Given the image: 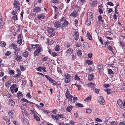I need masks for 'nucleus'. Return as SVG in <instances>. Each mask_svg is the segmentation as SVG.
I'll use <instances>...</instances> for the list:
<instances>
[{"label": "nucleus", "mask_w": 125, "mask_h": 125, "mask_svg": "<svg viewBox=\"0 0 125 125\" xmlns=\"http://www.w3.org/2000/svg\"><path fill=\"white\" fill-rule=\"evenodd\" d=\"M21 35V34H20L18 35V40L17 41V43L20 45L22 43Z\"/></svg>", "instance_id": "f8f14e48"}, {"label": "nucleus", "mask_w": 125, "mask_h": 125, "mask_svg": "<svg viewBox=\"0 0 125 125\" xmlns=\"http://www.w3.org/2000/svg\"><path fill=\"white\" fill-rule=\"evenodd\" d=\"M13 5L14 7L17 10H20V6L19 2L17 0H15L14 1Z\"/></svg>", "instance_id": "39448f33"}, {"label": "nucleus", "mask_w": 125, "mask_h": 125, "mask_svg": "<svg viewBox=\"0 0 125 125\" xmlns=\"http://www.w3.org/2000/svg\"><path fill=\"white\" fill-rule=\"evenodd\" d=\"M15 50L14 53L15 55H17L18 54V53L20 51V49L19 48H17Z\"/></svg>", "instance_id": "473e14b6"}, {"label": "nucleus", "mask_w": 125, "mask_h": 125, "mask_svg": "<svg viewBox=\"0 0 125 125\" xmlns=\"http://www.w3.org/2000/svg\"><path fill=\"white\" fill-rule=\"evenodd\" d=\"M91 21L90 20H88L86 21V24L87 25H90L91 24Z\"/></svg>", "instance_id": "c03bdc74"}, {"label": "nucleus", "mask_w": 125, "mask_h": 125, "mask_svg": "<svg viewBox=\"0 0 125 125\" xmlns=\"http://www.w3.org/2000/svg\"><path fill=\"white\" fill-rule=\"evenodd\" d=\"M117 103L121 108L123 109V106L122 105L123 102L121 100L119 99L117 101Z\"/></svg>", "instance_id": "4468645a"}, {"label": "nucleus", "mask_w": 125, "mask_h": 125, "mask_svg": "<svg viewBox=\"0 0 125 125\" xmlns=\"http://www.w3.org/2000/svg\"><path fill=\"white\" fill-rule=\"evenodd\" d=\"M103 70H104V69H103V67L102 68H101L100 70H99L100 74L102 75H103Z\"/></svg>", "instance_id": "37998d69"}, {"label": "nucleus", "mask_w": 125, "mask_h": 125, "mask_svg": "<svg viewBox=\"0 0 125 125\" xmlns=\"http://www.w3.org/2000/svg\"><path fill=\"white\" fill-rule=\"evenodd\" d=\"M91 99V97L89 96L86 99H85L84 100L86 101H88L89 100H90Z\"/></svg>", "instance_id": "bf43d9fd"}, {"label": "nucleus", "mask_w": 125, "mask_h": 125, "mask_svg": "<svg viewBox=\"0 0 125 125\" xmlns=\"http://www.w3.org/2000/svg\"><path fill=\"white\" fill-rule=\"evenodd\" d=\"M86 62L87 64L89 65L92 64L93 62L90 60H86Z\"/></svg>", "instance_id": "c9c22d12"}, {"label": "nucleus", "mask_w": 125, "mask_h": 125, "mask_svg": "<svg viewBox=\"0 0 125 125\" xmlns=\"http://www.w3.org/2000/svg\"><path fill=\"white\" fill-rule=\"evenodd\" d=\"M19 118L22 122L23 124L25 125H28L29 124V121L26 118L23 117V116H19Z\"/></svg>", "instance_id": "f03ea898"}, {"label": "nucleus", "mask_w": 125, "mask_h": 125, "mask_svg": "<svg viewBox=\"0 0 125 125\" xmlns=\"http://www.w3.org/2000/svg\"><path fill=\"white\" fill-rule=\"evenodd\" d=\"M99 103L102 105H104L105 104V101L102 97L100 96L98 98V100Z\"/></svg>", "instance_id": "0eeeda50"}, {"label": "nucleus", "mask_w": 125, "mask_h": 125, "mask_svg": "<svg viewBox=\"0 0 125 125\" xmlns=\"http://www.w3.org/2000/svg\"><path fill=\"white\" fill-rule=\"evenodd\" d=\"M73 38L75 40H77L79 38L78 33L76 31L73 33Z\"/></svg>", "instance_id": "6e6552de"}, {"label": "nucleus", "mask_w": 125, "mask_h": 125, "mask_svg": "<svg viewBox=\"0 0 125 125\" xmlns=\"http://www.w3.org/2000/svg\"><path fill=\"white\" fill-rule=\"evenodd\" d=\"M17 10H13L12 12V14L13 15H18V12H17Z\"/></svg>", "instance_id": "bb28decb"}, {"label": "nucleus", "mask_w": 125, "mask_h": 125, "mask_svg": "<svg viewBox=\"0 0 125 125\" xmlns=\"http://www.w3.org/2000/svg\"><path fill=\"white\" fill-rule=\"evenodd\" d=\"M17 84H14L11 86L10 88V92L12 93H13L14 91L15 93L17 92L18 90Z\"/></svg>", "instance_id": "f257e3e1"}, {"label": "nucleus", "mask_w": 125, "mask_h": 125, "mask_svg": "<svg viewBox=\"0 0 125 125\" xmlns=\"http://www.w3.org/2000/svg\"><path fill=\"white\" fill-rule=\"evenodd\" d=\"M77 15V12L75 11H73L70 14L71 16H72L73 17H76Z\"/></svg>", "instance_id": "412c9836"}, {"label": "nucleus", "mask_w": 125, "mask_h": 125, "mask_svg": "<svg viewBox=\"0 0 125 125\" xmlns=\"http://www.w3.org/2000/svg\"><path fill=\"white\" fill-rule=\"evenodd\" d=\"M12 19L14 20V21H16L17 20V15H13L12 17Z\"/></svg>", "instance_id": "ea45409f"}, {"label": "nucleus", "mask_w": 125, "mask_h": 125, "mask_svg": "<svg viewBox=\"0 0 125 125\" xmlns=\"http://www.w3.org/2000/svg\"><path fill=\"white\" fill-rule=\"evenodd\" d=\"M60 49V47L59 45H57L55 46V50L56 51H59Z\"/></svg>", "instance_id": "f704fd0d"}, {"label": "nucleus", "mask_w": 125, "mask_h": 125, "mask_svg": "<svg viewBox=\"0 0 125 125\" xmlns=\"http://www.w3.org/2000/svg\"><path fill=\"white\" fill-rule=\"evenodd\" d=\"M97 4V1L96 0H93L92 1V3H90V5L92 7H94L96 6Z\"/></svg>", "instance_id": "2eb2a0df"}, {"label": "nucleus", "mask_w": 125, "mask_h": 125, "mask_svg": "<svg viewBox=\"0 0 125 125\" xmlns=\"http://www.w3.org/2000/svg\"><path fill=\"white\" fill-rule=\"evenodd\" d=\"M76 105L77 107H83V105L82 104L80 103L76 104Z\"/></svg>", "instance_id": "49530a36"}, {"label": "nucleus", "mask_w": 125, "mask_h": 125, "mask_svg": "<svg viewBox=\"0 0 125 125\" xmlns=\"http://www.w3.org/2000/svg\"><path fill=\"white\" fill-rule=\"evenodd\" d=\"M64 77L65 78V82L66 83H68L70 81L71 77L68 73H66L64 75Z\"/></svg>", "instance_id": "423d86ee"}, {"label": "nucleus", "mask_w": 125, "mask_h": 125, "mask_svg": "<svg viewBox=\"0 0 125 125\" xmlns=\"http://www.w3.org/2000/svg\"><path fill=\"white\" fill-rule=\"evenodd\" d=\"M84 45L83 46V47L86 48H89V44L87 42H84Z\"/></svg>", "instance_id": "a19ab883"}, {"label": "nucleus", "mask_w": 125, "mask_h": 125, "mask_svg": "<svg viewBox=\"0 0 125 125\" xmlns=\"http://www.w3.org/2000/svg\"><path fill=\"white\" fill-rule=\"evenodd\" d=\"M120 43V45L123 48L124 47V44L123 42H119Z\"/></svg>", "instance_id": "338daca9"}, {"label": "nucleus", "mask_w": 125, "mask_h": 125, "mask_svg": "<svg viewBox=\"0 0 125 125\" xmlns=\"http://www.w3.org/2000/svg\"><path fill=\"white\" fill-rule=\"evenodd\" d=\"M47 31L48 32L49 34H51L53 32L54 30L53 28L50 27H49L48 28Z\"/></svg>", "instance_id": "6ab92c4d"}, {"label": "nucleus", "mask_w": 125, "mask_h": 125, "mask_svg": "<svg viewBox=\"0 0 125 125\" xmlns=\"http://www.w3.org/2000/svg\"><path fill=\"white\" fill-rule=\"evenodd\" d=\"M33 117L34 119L36 121H39L40 120L39 117L36 115H34Z\"/></svg>", "instance_id": "58836bf2"}, {"label": "nucleus", "mask_w": 125, "mask_h": 125, "mask_svg": "<svg viewBox=\"0 0 125 125\" xmlns=\"http://www.w3.org/2000/svg\"><path fill=\"white\" fill-rule=\"evenodd\" d=\"M108 8H107L106 10L107 11V13L108 14L111 13L113 10L112 8H110L108 10Z\"/></svg>", "instance_id": "de8ad7c7"}, {"label": "nucleus", "mask_w": 125, "mask_h": 125, "mask_svg": "<svg viewBox=\"0 0 125 125\" xmlns=\"http://www.w3.org/2000/svg\"><path fill=\"white\" fill-rule=\"evenodd\" d=\"M3 23L2 21H0V28H2L3 27Z\"/></svg>", "instance_id": "0e129e2a"}, {"label": "nucleus", "mask_w": 125, "mask_h": 125, "mask_svg": "<svg viewBox=\"0 0 125 125\" xmlns=\"http://www.w3.org/2000/svg\"><path fill=\"white\" fill-rule=\"evenodd\" d=\"M104 91L107 92V94H110L111 93V90L110 89H107L104 90Z\"/></svg>", "instance_id": "cd10ccee"}, {"label": "nucleus", "mask_w": 125, "mask_h": 125, "mask_svg": "<svg viewBox=\"0 0 125 125\" xmlns=\"http://www.w3.org/2000/svg\"><path fill=\"white\" fill-rule=\"evenodd\" d=\"M29 55V52L28 51H26L23 53V56L24 57H27Z\"/></svg>", "instance_id": "c85d7f7f"}, {"label": "nucleus", "mask_w": 125, "mask_h": 125, "mask_svg": "<svg viewBox=\"0 0 125 125\" xmlns=\"http://www.w3.org/2000/svg\"><path fill=\"white\" fill-rule=\"evenodd\" d=\"M23 116V117H25V118H26L27 117H28L29 115L27 113H25L23 115H19V116Z\"/></svg>", "instance_id": "7c9ffc66"}, {"label": "nucleus", "mask_w": 125, "mask_h": 125, "mask_svg": "<svg viewBox=\"0 0 125 125\" xmlns=\"http://www.w3.org/2000/svg\"><path fill=\"white\" fill-rule=\"evenodd\" d=\"M98 19L99 22H103V21L102 20V18L101 15H99L98 16Z\"/></svg>", "instance_id": "c756f323"}, {"label": "nucleus", "mask_w": 125, "mask_h": 125, "mask_svg": "<svg viewBox=\"0 0 125 125\" xmlns=\"http://www.w3.org/2000/svg\"><path fill=\"white\" fill-rule=\"evenodd\" d=\"M73 108L71 105L68 106L67 107L66 110L68 112H70Z\"/></svg>", "instance_id": "4be33fe9"}, {"label": "nucleus", "mask_w": 125, "mask_h": 125, "mask_svg": "<svg viewBox=\"0 0 125 125\" xmlns=\"http://www.w3.org/2000/svg\"><path fill=\"white\" fill-rule=\"evenodd\" d=\"M41 10V8L38 7H35L33 11L34 12H35L36 13H38V12H40Z\"/></svg>", "instance_id": "ddd939ff"}, {"label": "nucleus", "mask_w": 125, "mask_h": 125, "mask_svg": "<svg viewBox=\"0 0 125 125\" xmlns=\"http://www.w3.org/2000/svg\"><path fill=\"white\" fill-rule=\"evenodd\" d=\"M14 111L13 110H10L8 113L9 116H11L12 118H13V116L14 114Z\"/></svg>", "instance_id": "a878e982"}, {"label": "nucleus", "mask_w": 125, "mask_h": 125, "mask_svg": "<svg viewBox=\"0 0 125 125\" xmlns=\"http://www.w3.org/2000/svg\"><path fill=\"white\" fill-rule=\"evenodd\" d=\"M87 16L88 18L90 19H92L93 17L92 13L91 12H89L87 13Z\"/></svg>", "instance_id": "b1692460"}, {"label": "nucleus", "mask_w": 125, "mask_h": 125, "mask_svg": "<svg viewBox=\"0 0 125 125\" xmlns=\"http://www.w3.org/2000/svg\"><path fill=\"white\" fill-rule=\"evenodd\" d=\"M91 111H92L89 108H88L86 109V112L87 113H91Z\"/></svg>", "instance_id": "680f3d73"}, {"label": "nucleus", "mask_w": 125, "mask_h": 125, "mask_svg": "<svg viewBox=\"0 0 125 125\" xmlns=\"http://www.w3.org/2000/svg\"><path fill=\"white\" fill-rule=\"evenodd\" d=\"M68 24V22L67 21H64L63 23L62 24V27H64L66 26Z\"/></svg>", "instance_id": "e433bc0d"}, {"label": "nucleus", "mask_w": 125, "mask_h": 125, "mask_svg": "<svg viewBox=\"0 0 125 125\" xmlns=\"http://www.w3.org/2000/svg\"><path fill=\"white\" fill-rule=\"evenodd\" d=\"M43 51L42 48V47H39L38 48L36 49L34 52V55L36 56L38 55L40 52Z\"/></svg>", "instance_id": "20e7f679"}, {"label": "nucleus", "mask_w": 125, "mask_h": 125, "mask_svg": "<svg viewBox=\"0 0 125 125\" xmlns=\"http://www.w3.org/2000/svg\"><path fill=\"white\" fill-rule=\"evenodd\" d=\"M65 94L66 96V98L67 99H68L70 101L72 102L73 97L72 95L70 94L68 89L67 90Z\"/></svg>", "instance_id": "7ed1b4c3"}, {"label": "nucleus", "mask_w": 125, "mask_h": 125, "mask_svg": "<svg viewBox=\"0 0 125 125\" xmlns=\"http://www.w3.org/2000/svg\"><path fill=\"white\" fill-rule=\"evenodd\" d=\"M26 96L27 98H31V95L29 93H27L26 95Z\"/></svg>", "instance_id": "e2e57ef3"}, {"label": "nucleus", "mask_w": 125, "mask_h": 125, "mask_svg": "<svg viewBox=\"0 0 125 125\" xmlns=\"http://www.w3.org/2000/svg\"><path fill=\"white\" fill-rule=\"evenodd\" d=\"M45 17V16L43 13H42L38 15L37 18L39 20L43 19Z\"/></svg>", "instance_id": "9d476101"}, {"label": "nucleus", "mask_w": 125, "mask_h": 125, "mask_svg": "<svg viewBox=\"0 0 125 125\" xmlns=\"http://www.w3.org/2000/svg\"><path fill=\"white\" fill-rule=\"evenodd\" d=\"M15 59L18 62H20L22 61V57L20 55H16L15 57Z\"/></svg>", "instance_id": "9b49d317"}, {"label": "nucleus", "mask_w": 125, "mask_h": 125, "mask_svg": "<svg viewBox=\"0 0 125 125\" xmlns=\"http://www.w3.org/2000/svg\"><path fill=\"white\" fill-rule=\"evenodd\" d=\"M61 23L59 21H56L54 23V27L57 28L60 27L61 26Z\"/></svg>", "instance_id": "1a4fd4ad"}, {"label": "nucleus", "mask_w": 125, "mask_h": 125, "mask_svg": "<svg viewBox=\"0 0 125 125\" xmlns=\"http://www.w3.org/2000/svg\"><path fill=\"white\" fill-rule=\"evenodd\" d=\"M98 11L100 14H102L103 13L102 9L100 8H99Z\"/></svg>", "instance_id": "69168bd1"}, {"label": "nucleus", "mask_w": 125, "mask_h": 125, "mask_svg": "<svg viewBox=\"0 0 125 125\" xmlns=\"http://www.w3.org/2000/svg\"><path fill=\"white\" fill-rule=\"evenodd\" d=\"M32 48L33 49H37L39 48V47H41L39 45V44H31Z\"/></svg>", "instance_id": "a211bd4d"}, {"label": "nucleus", "mask_w": 125, "mask_h": 125, "mask_svg": "<svg viewBox=\"0 0 125 125\" xmlns=\"http://www.w3.org/2000/svg\"><path fill=\"white\" fill-rule=\"evenodd\" d=\"M11 52L10 51H7V52L6 53L5 55L6 56H9Z\"/></svg>", "instance_id": "4d7b16f0"}, {"label": "nucleus", "mask_w": 125, "mask_h": 125, "mask_svg": "<svg viewBox=\"0 0 125 125\" xmlns=\"http://www.w3.org/2000/svg\"><path fill=\"white\" fill-rule=\"evenodd\" d=\"M11 85L10 81H7L5 84L6 86L8 87L10 86Z\"/></svg>", "instance_id": "2f4dec72"}, {"label": "nucleus", "mask_w": 125, "mask_h": 125, "mask_svg": "<svg viewBox=\"0 0 125 125\" xmlns=\"http://www.w3.org/2000/svg\"><path fill=\"white\" fill-rule=\"evenodd\" d=\"M93 74H90L88 75V79L89 81H91L93 79Z\"/></svg>", "instance_id": "393cba45"}, {"label": "nucleus", "mask_w": 125, "mask_h": 125, "mask_svg": "<svg viewBox=\"0 0 125 125\" xmlns=\"http://www.w3.org/2000/svg\"><path fill=\"white\" fill-rule=\"evenodd\" d=\"M17 96L18 98H20L22 97L23 94L20 91L17 94Z\"/></svg>", "instance_id": "5701e85b"}, {"label": "nucleus", "mask_w": 125, "mask_h": 125, "mask_svg": "<svg viewBox=\"0 0 125 125\" xmlns=\"http://www.w3.org/2000/svg\"><path fill=\"white\" fill-rule=\"evenodd\" d=\"M51 82L53 83V84L54 85L57 84V83L53 79H52V80Z\"/></svg>", "instance_id": "864d4df0"}, {"label": "nucleus", "mask_w": 125, "mask_h": 125, "mask_svg": "<svg viewBox=\"0 0 125 125\" xmlns=\"http://www.w3.org/2000/svg\"><path fill=\"white\" fill-rule=\"evenodd\" d=\"M77 52L76 53L78 56H80L82 55V53L81 51L78 49L77 50Z\"/></svg>", "instance_id": "4c0bfd02"}, {"label": "nucleus", "mask_w": 125, "mask_h": 125, "mask_svg": "<svg viewBox=\"0 0 125 125\" xmlns=\"http://www.w3.org/2000/svg\"><path fill=\"white\" fill-rule=\"evenodd\" d=\"M98 39H99V41L101 43V44L102 45L103 44V40H102V37H98Z\"/></svg>", "instance_id": "6e6d98bb"}, {"label": "nucleus", "mask_w": 125, "mask_h": 125, "mask_svg": "<svg viewBox=\"0 0 125 125\" xmlns=\"http://www.w3.org/2000/svg\"><path fill=\"white\" fill-rule=\"evenodd\" d=\"M45 76L47 79L49 80L51 82V81L52 80V78H50L48 75H45Z\"/></svg>", "instance_id": "79ce46f5"}, {"label": "nucleus", "mask_w": 125, "mask_h": 125, "mask_svg": "<svg viewBox=\"0 0 125 125\" xmlns=\"http://www.w3.org/2000/svg\"><path fill=\"white\" fill-rule=\"evenodd\" d=\"M73 50L72 49L70 48L68 49L66 51V52L67 55H71L73 52Z\"/></svg>", "instance_id": "f3484780"}, {"label": "nucleus", "mask_w": 125, "mask_h": 125, "mask_svg": "<svg viewBox=\"0 0 125 125\" xmlns=\"http://www.w3.org/2000/svg\"><path fill=\"white\" fill-rule=\"evenodd\" d=\"M42 67L41 66H40L38 68H37L36 69L37 71L41 72L42 70Z\"/></svg>", "instance_id": "09e8293b"}, {"label": "nucleus", "mask_w": 125, "mask_h": 125, "mask_svg": "<svg viewBox=\"0 0 125 125\" xmlns=\"http://www.w3.org/2000/svg\"><path fill=\"white\" fill-rule=\"evenodd\" d=\"M107 4L108 5H110L111 6H113L114 5L113 3L111 1L108 2L107 3Z\"/></svg>", "instance_id": "3c124183"}, {"label": "nucleus", "mask_w": 125, "mask_h": 125, "mask_svg": "<svg viewBox=\"0 0 125 125\" xmlns=\"http://www.w3.org/2000/svg\"><path fill=\"white\" fill-rule=\"evenodd\" d=\"M52 56L53 57H55L57 55V54L54 52H52L51 54Z\"/></svg>", "instance_id": "603ef678"}, {"label": "nucleus", "mask_w": 125, "mask_h": 125, "mask_svg": "<svg viewBox=\"0 0 125 125\" xmlns=\"http://www.w3.org/2000/svg\"><path fill=\"white\" fill-rule=\"evenodd\" d=\"M21 101L23 102H25L26 103H29V101L26 99L24 98H22L21 99Z\"/></svg>", "instance_id": "052dcab7"}, {"label": "nucleus", "mask_w": 125, "mask_h": 125, "mask_svg": "<svg viewBox=\"0 0 125 125\" xmlns=\"http://www.w3.org/2000/svg\"><path fill=\"white\" fill-rule=\"evenodd\" d=\"M9 104L10 106L14 105L15 104V102L11 99H9Z\"/></svg>", "instance_id": "aec40b11"}, {"label": "nucleus", "mask_w": 125, "mask_h": 125, "mask_svg": "<svg viewBox=\"0 0 125 125\" xmlns=\"http://www.w3.org/2000/svg\"><path fill=\"white\" fill-rule=\"evenodd\" d=\"M108 73L110 74H113L114 73L113 72L111 69H108Z\"/></svg>", "instance_id": "a18cd8bd"}, {"label": "nucleus", "mask_w": 125, "mask_h": 125, "mask_svg": "<svg viewBox=\"0 0 125 125\" xmlns=\"http://www.w3.org/2000/svg\"><path fill=\"white\" fill-rule=\"evenodd\" d=\"M108 49L109 50H110L112 52H113V49L112 47V46H108Z\"/></svg>", "instance_id": "774afa93"}, {"label": "nucleus", "mask_w": 125, "mask_h": 125, "mask_svg": "<svg viewBox=\"0 0 125 125\" xmlns=\"http://www.w3.org/2000/svg\"><path fill=\"white\" fill-rule=\"evenodd\" d=\"M58 117L59 118V119H60V118H64V115H63L60 114V115L57 114Z\"/></svg>", "instance_id": "13d9d810"}, {"label": "nucleus", "mask_w": 125, "mask_h": 125, "mask_svg": "<svg viewBox=\"0 0 125 125\" xmlns=\"http://www.w3.org/2000/svg\"><path fill=\"white\" fill-rule=\"evenodd\" d=\"M6 44L5 42L4 41H1L0 42V45L2 47H5Z\"/></svg>", "instance_id": "72a5a7b5"}, {"label": "nucleus", "mask_w": 125, "mask_h": 125, "mask_svg": "<svg viewBox=\"0 0 125 125\" xmlns=\"http://www.w3.org/2000/svg\"><path fill=\"white\" fill-rule=\"evenodd\" d=\"M66 20L65 18L62 17L60 20V21L61 22H62L65 21Z\"/></svg>", "instance_id": "5fc2aeb1"}, {"label": "nucleus", "mask_w": 125, "mask_h": 125, "mask_svg": "<svg viewBox=\"0 0 125 125\" xmlns=\"http://www.w3.org/2000/svg\"><path fill=\"white\" fill-rule=\"evenodd\" d=\"M57 115V114L56 115H51V116L52 118L54 120L57 121L59 119V118L58 117V116Z\"/></svg>", "instance_id": "dca6fc26"}, {"label": "nucleus", "mask_w": 125, "mask_h": 125, "mask_svg": "<svg viewBox=\"0 0 125 125\" xmlns=\"http://www.w3.org/2000/svg\"><path fill=\"white\" fill-rule=\"evenodd\" d=\"M75 79V80L77 81H79L80 80V78L77 75H75L74 77Z\"/></svg>", "instance_id": "8fccbe9b"}]
</instances>
